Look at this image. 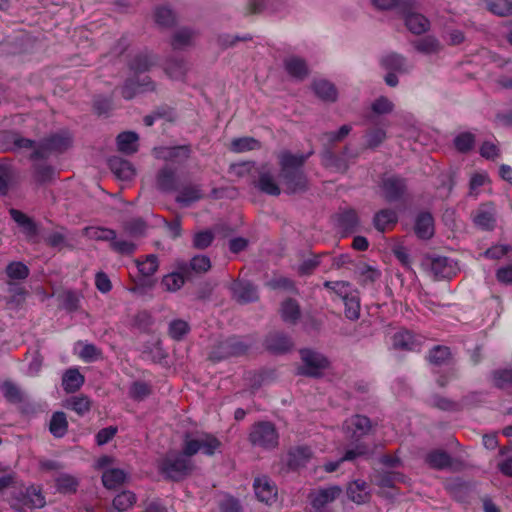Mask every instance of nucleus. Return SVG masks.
I'll return each instance as SVG.
<instances>
[{"instance_id": "obj_1", "label": "nucleus", "mask_w": 512, "mask_h": 512, "mask_svg": "<svg viewBox=\"0 0 512 512\" xmlns=\"http://www.w3.org/2000/svg\"><path fill=\"white\" fill-rule=\"evenodd\" d=\"M312 154L313 151L307 154H292L287 150L280 152V177L286 187V193H301L308 189V179L302 167Z\"/></svg>"}, {"instance_id": "obj_2", "label": "nucleus", "mask_w": 512, "mask_h": 512, "mask_svg": "<svg viewBox=\"0 0 512 512\" xmlns=\"http://www.w3.org/2000/svg\"><path fill=\"white\" fill-rule=\"evenodd\" d=\"M72 145V137L69 132L61 131L42 139L37 148L31 153L33 160L47 158L52 153H63Z\"/></svg>"}, {"instance_id": "obj_3", "label": "nucleus", "mask_w": 512, "mask_h": 512, "mask_svg": "<svg viewBox=\"0 0 512 512\" xmlns=\"http://www.w3.org/2000/svg\"><path fill=\"white\" fill-rule=\"evenodd\" d=\"M248 440L253 447L270 450L278 446L279 434L272 422L260 421L251 426Z\"/></svg>"}, {"instance_id": "obj_4", "label": "nucleus", "mask_w": 512, "mask_h": 512, "mask_svg": "<svg viewBox=\"0 0 512 512\" xmlns=\"http://www.w3.org/2000/svg\"><path fill=\"white\" fill-rule=\"evenodd\" d=\"M220 446V440L209 433H198L195 436L187 433L184 436L183 451L191 457L198 452H202L207 456H213Z\"/></svg>"}, {"instance_id": "obj_5", "label": "nucleus", "mask_w": 512, "mask_h": 512, "mask_svg": "<svg viewBox=\"0 0 512 512\" xmlns=\"http://www.w3.org/2000/svg\"><path fill=\"white\" fill-rule=\"evenodd\" d=\"M182 450L181 453L168 454L160 465V471L166 478L179 481L193 470V463Z\"/></svg>"}, {"instance_id": "obj_6", "label": "nucleus", "mask_w": 512, "mask_h": 512, "mask_svg": "<svg viewBox=\"0 0 512 512\" xmlns=\"http://www.w3.org/2000/svg\"><path fill=\"white\" fill-rule=\"evenodd\" d=\"M303 365L298 368V374L308 377H320L323 370L329 367V360L322 353L304 348L300 350Z\"/></svg>"}, {"instance_id": "obj_7", "label": "nucleus", "mask_w": 512, "mask_h": 512, "mask_svg": "<svg viewBox=\"0 0 512 512\" xmlns=\"http://www.w3.org/2000/svg\"><path fill=\"white\" fill-rule=\"evenodd\" d=\"M425 265L437 281L452 278L458 270L456 263L444 256L429 257L425 260Z\"/></svg>"}, {"instance_id": "obj_8", "label": "nucleus", "mask_w": 512, "mask_h": 512, "mask_svg": "<svg viewBox=\"0 0 512 512\" xmlns=\"http://www.w3.org/2000/svg\"><path fill=\"white\" fill-rule=\"evenodd\" d=\"M10 504L13 509L24 512L26 509L42 508L45 498L39 489L32 486L14 497Z\"/></svg>"}, {"instance_id": "obj_9", "label": "nucleus", "mask_w": 512, "mask_h": 512, "mask_svg": "<svg viewBox=\"0 0 512 512\" xmlns=\"http://www.w3.org/2000/svg\"><path fill=\"white\" fill-rule=\"evenodd\" d=\"M257 175L258 178L254 180L252 184L260 192L270 196H279L281 194V189L268 164H262L258 166Z\"/></svg>"}, {"instance_id": "obj_10", "label": "nucleus", "mask_w": 512, "mask_h": 512, "mask_svg": "<svg viewBox=\"0 0 512 512\" xmlns=\"http://www.w3.org/2000/svg\"><path fill=\"white\" fill-rule=\"evenodd\" d=\"M343 490L338 485H330L312 491L308 498L313 509H327L326 506L340 497Z\"/></svg>"}, {"instance_id": "obj_11", "label": "nucleus", "mask_w": 512, "mask_h": 512, "mask_svg": "<svg viewBox=\"0 0 512 512\" xmlns=\"http://www.w3.org/2000/svg\"><path fill=\"white\" fill-rule=\"evenodd\" d=\"M253 489L258 501L272 505L277 500L278 490L275 483L267 476L254 479Z\"/></svg>"}, {"instance_id": "obj_12", "label": "nucleus", "mask_w": 512, "mask_h": 512, "mask_svg": "<svg viewBox=\"0 0 512 512\" xmlns=\"http://www.w3.org/2000/svg\"><path fill=\"white\" fill-rule=\"evenodd\" d=\"M190 145L179 146H160L153 149L155 158L163 161H171L175 163H183L191 156Z\"/></svg>"}, {"instance_id": "obj_13", "label": "nucleus", "mask_w": 512, "mask_h": 512, "mask_svg": "<svg viewBox=\"0 0 512 512\" xmlns=\"http://www.w3.org/2000/svg\"><path fill=\"white\" fill-rule=\"evenodd\" d=\"M496 209L492 203L481 204L473 214L474 225L483 231H492L496 227Z\"/></svg>"}, {"instance_id": "obj_14", "label": "nucleus", "mask_w": 512, "mask_h": 512, "mask_svg": "<svg viewBox=\"0 0 512 512\" xmlns=\"http://www.w3.org/2000/svg\"><path fill=\"white\" fill-rule=\"evenodd\" d=\"M248 345L236 337L228 338L221 341L216 349L213 351L212 356L217 360H221L231 356H240L246 353Z\"/></svg>"}, {"instance_id": "obj_15", "label": "nucleus", "mask_w": 512, "mask_h": 512, "mask_svg": "<svg viewBox=\"0 0 512 512\" xmlns=\"http://www.w3.org/2000/svg\"><path fill=\"white\" fill-rule=\"evenodd\" d=\"M392 345L400 351H418L422 345V337L408 330L399 331L393 335Z\"/></svg>"}, {"instance_id": "obj_16", "label": "nucleus", "mask_w": 512, "mask_h": 512, "mask_svg": "<svg viewBox=\"0 0 512 512\" xmlns=\"http://www.w3.org/2000/svg\"><path fill=\"white\" fill-rule=\"evenodd\" d=\"M382 191L387 202H395L402 198L406 191V182L398 176H391L383 180Z\"/></svg>"}, {"instance_id": "obj_17", "label": "nucleus", "mask_w": 512, "mask_h": 512, "mask_svg": "<svg viewBox=\"0 0 512 512\" xmlns=\"http://www.w3.org/2000/svg\"><path fill=\"white\" fill-rule=\"evenodd\" d=\"M360 221L354 209H345L335 215L336 228L343 234L348 235L358 230Z\"/></svg>"}, {"instance_id": "obj_18", "label": "nucleus", "mask_w": 512, "mask_h": 512, "mask_svg": "<svg viewBox=\"0 0 512 512\" xmlns=\"http://www.w3.org/2000/svg\"><path fill=\"white\" fill-rule=\"evenodd\" d=\"M155 84L149 77H144L141 81L138 78H131L125 81L121 94L124 99L130 100L139 93L153 91Z\"/></svg>"}, {"instance_id": "obj_19", "label": "nucleus", "mask_w": 512, "mask_h": 512, "mask_svg": "<svg viewBox=\"0 0 512 512\" xmlns=\"http://www.w3.org/2000/svg\"><path fill=\"white\" fill-rule=\"evenodd\" d=\"M231 291L233 298L241 304L254 302L259 298L257 288L247 281H235L231 285Z\"/></svg>"}, {"instance_id": "obj_20", "label": "nucleus", "mask_w": 512, "mask_h": 512, "mask_svg": "<svg viewBox=\"0 0 512 512\" xmlns=\"http://www.w3.org/2000/svg\"><path fill=\"white\" fill-rule=\"evenodd\" d=\"M265 347L271 353L284 354L292 350L293 341L284 333L273 332L267 335L265 339Z\"/></svg>"}, {"instance_id": "obj_21", "label": "nucleus", "mask_w": 512, "mask_h": 512, "mask_svg": "<svg viewBox=\"0 0 512 512\" xmlns=\"http://www.w3.org/2000/svg\"><path fill=\"white\" fill-rule=\"evenodd\" d=\"M345 427L352 439H359L370 432L372 425L368 417L357 414L346 420Z\"/></svg>"}, {"instance_id": "obj_22", "label": "nucleus", "mask_w": 512, "mask_h": 512, "mask_svg": "<svg viewBox=\"0 0 512 512\" xmlns=\"http://www.w3.org/2000/svg\"><path fill=\"white\" fill-rule=\"evenodd\" d=\"M108 165L113 174L122 181H129L135 176V169L128 161L118 156L109 158Z\"/></svg>"}, {"instance_id": "obj_23", "label": "nucleus", "mask_w": 512, "mask_h": 512, "mask_svg": "<svg viewBox=\"0 0 512 512\" xmlns=\"http://www.w3.org/2000/svg\"><path fill=\"white\" fill-rule=\"evenodd\" d=\"M211 268L210 258L206 255H196L189 263L182 262L178 265V270H181L186 276H190L193 273L202 274L207 272Z\"/></svg>"}, {"instance_id": "obj_24", "label": "nucleus", "mask_w": 512, "mask_h": 512, "mask_svg": "<svg viewBox=\"0 0 512 512\" xmlns=\"http://www.w3.org/2000/svg\"><path fill=\"white\" fill-rule=\"evenodd\" d=\"M346 492L348 498L356 504H364L370 499L368 484L361 479L351 482Z\"/></svg>"}, {"instance_id": "obj_25", "label": "nucleus", "mask_w": 512, "mask_h": 512, "mask_svg": "<svg viewBox=\"0 0 512 512\" xmlns=\"http://www.w3.org/2000/svg\"><path fill=\"white\" fill-rule=\"evenodd\" d=\"M313 453L307 446H298L288 452L287 463L292 469L305 466L312 458Z\"/></svg>"}, {"instance_id": "obj_26", "label": "nucleus", "mask_w": 512, "mask_h": 512, "mask_svg": "<svg viewBox=\"0 0 512 512\" xmlns=\"http://www.w3.org/2000/svg\"><path fill=\"white\" fill-rule=\"evenodd\" d=\"M321 163L334 172L345 173L349 168L348 161L344 157L335 155L330 149H325L321 153Z\"/></svg>"}, {"instance_id": "obj_27", "label": "nucleus", "mask_w": 512, "mask_h": 512, "mask_svg": "<svg viewBox=\"0 0 512 512\" xmlns=\"http://www.w3.org/2000/svg\"><path fill=\"white\" fill-rule=\"evenodd\" d=\"M84 382L85 378L77 368L67 369L62 376V387L66 393H75Z\"/></svg>"}, {"instance_id": "obj_28", "label": "nucleus", "mask_w": 512, "mask_h": 512, "mask_svg": "<svg viewBox=\"0 0 512 512\" xmlns=\"http://www.w3.org/2000/svg\"><path fill=\"white\" fill-rule=\"evenodd\" d=\"M415 233L421 239H430L434 234V220L430 213H420L415 221Z\"/></svg>"}, {"instance_id": "obj_29", "label": "nucleus", "mask_w": 512, "mask_h": 512, "mask_svg": "<svg viewBox=\"0 0 512 512\" xmlns=\"http://www.w3.org/2000/svg\"><path fill=\"white\" fill-rule=\"evenodd\" d=\"M63 406L79 416H84L91 410L92 402L88 396L80 394L66 399Z\"/></svg>"}, {"instance_id": "obj_30", "label": "nucleus", "mask_w": 512, "mask_h": 512, "mask_svg": "<svg viewBox=\"0 0 512 512\" xmlns=\"http://www.w3.org/2000/svg\"><path fill=\"white\" fill-rule=\"evenodd\" d=\"M157 188L163 192H171L176 188V173L175 171L165 166L161 168L156 176Z\"/></svg>"}, {"instance_id": "obj_31", "label": "nucleus", "mask_w": 512, "mask_h": 512, "mask_svg": "<svg viewBox=\"0 0 512 512\" xmlns=\"http://www.w3.org/2000/svg\"><path fill=\"white\" fill-rule=\"evenodd\" d=\"M139 136L132 131L122 132L117 136V147L122 153L131 155L138 150Z\"/></svg>"}, {"instance_id": "obj_32", "label": "nucleus", "mask_w": 512, "mask_h": 512, "mask_svg": "<svg viewBox=\"0 0 512 512\" xmlns=\"http://www.w3.org/2000/svg\"><path fill=\"white\" fill-rule=\"evenodd\" d=\"M398 215L393 209H382L373 218V225L379 232H385L390 225H395Z\"/></svg>"}, {"instance_id": "obj_33", "label": "nucleus", "mask_w": 512, "mask_h": 512, "mask_svg": "<svg viewBox=\"0 0 512 512\" xmlns=\"http://www.w3.org/2000/svg\"><path fill=\"white\" fill-rule=\"evenodd\" d=\"M285 70L287 73L299 80L304 79L308 75V67L305 60L292 56L284 61Z\"/></svg>"}, {"instance_id": "obj_34", "label": "nucleus", "mask_w": 512, "mask_h": 512, "mask_svg": "<svg viewBox=\"0 0 512 512\" xmlns=\"http://www.w3.org/2000/svg\"><path fill=\"white\" fill-rule=\"evenodd\" d=\"M402 15L405 16V24L412 33L422 34L429 29L430 22L425 16L411 11Z\"/></svg>"}, {"instance_id": "obj_35", "label": "nucleus", "mask_w": 512, "mask_h": 512, "mask_svg": "<svg viewBox=\"0 0 512 512\" xmlns=\"http://www.w3.org/2000/svg\"><path fill=\"white\" fill-rule=\"evenodd\" d=\"M425 462L433 469L443 470L452 466L450 455L443 450H433L425 456Z\"/></svg>"}, {"instance_id": "obj_36", "label": "nucleus", "mask_w": 512, "mask_h": 512, "mask_svg": "<svg viewBox=\"0 0 512 512\" xmlns=\"http://www.w3.org/2000/svg\"><path fill=\"white\" fill-rule=\"evenodd\" d=\"M372 3L382 10L395 9L399 14H406L414 7V0H372Z\"/></svg>"}, {"instance_id": "obj_37", "label": "nucleus", "mask_w": 512, "mask_h": 512, "mask_svg": "<svg viewBox=\"0 0 512 512\" xmlns=\"http://www.w3.org/2000/svg\"><path fill=\"white\" fill-rule=\"evenodd\" d=\"M280 315L284 322L296 324L300 318L301 310L298 302L294 299H287L281 304Z\"/></svg>"}, {"instance_id": "obj_38", "label": "nucleus", "mask_w": 512, "mask_h": 512, "mask_svg": "<svg viewBox=\"0 0 512 512\" xmlns=\"http://www.w3.org/2000/svg\"><path fill=\"white\" fill-rule=\"evenodd\" d=\"M6 139L11 146L8 147L9 150L19 152L22 150H32V152L37 148V144L35 141L25 138L19 133L9 132L6 134Z\"/></svg>"}, {"instance_id": "obj_39", "label": "nucleus", "mask_w": 512, "mask_h": 512, "mask_svg": "<svg viewBox=\"0 0 512 512\" xmlns=\"http://www.w3.org/2000/svg\"><path fill=\"white\" fill-rule=\"evenodd\" d=\"M315 94L327 102H335L337 99V90L335 86L326 80H317L312 84Z\"/></svg>"}, {"instance_id": "obj_40", "label": "nucleus", "mask_w": 512, "mask_h": 512, "mask_svg": "<svg viewBox=\"0 0 512 512\" xmlns=\"http://www.w3.org/2000/svg\"><path fill=\"white\" fill-rule=\"evenodd\" d=\"M413 46L419 53L425 55L437 54L442 49L439 40L431 35L425 36L421 39L414 41Z\"/></svg>"}, {"instance_id": "obj_41", "label": "nucleus", "mask_w": 512, "mask_h": 512, "mask_svg": "<svg viewBox=\"0 0 512 512\" xmlns=\"http://www.w3.org/2000/svg\"><path fill=\"white\" fill-rule=\"evenodd\" d=\"M493 385L501 390L512 389V369L501 368L496 369L491 373Z\"/></svg>"}, {"instance_id": "obj_42", "label": "nucleus", "mask_w": 512, "mask_h": 512, "mask_svg": "<svg viewBox=\"0 0 512 512\" xmlns=\"http://www.w3.org/2000/svg\"><path fill=\"white\" fill-rule=\"evenodd\" d=\"M356 273L362 286L372 285L381 277V272L377 268L367 264L359 265Z\"/></svg>"}, {"instance_id": "obj_43", "label": "nucleus", "mask_w": 512, "mask_h": 512, "mask_svg": "<svg viewBox=\"0 0 512 512\" xmlns=\"http://www.w3.org/2000/svg\"><path fill=\"white\" fill-rule=\"evenodd\" d=\"M404 476L399 472L381 471L374 475V483L381 488H393L397 482H403Z\"/></svg>"}, {"instance_id": "obj_44", "label": "nucleus", "mask_w": 512, "mask_h": 512, "mask_svg": "<svg viewBox=\"0 0 512 512\" xmlns=\"http://www.w3.org/2000/svg\"><path fill=\"white\" fill-rule=\"evenodd\" d=\"M381 65L386 70L397 71L400 73L407 72L406 59L397 53H390L381 59Z\"/></svg>"}, {"instance_id": "obj_45", "label": "nucleus", "mask_w": 512, "mask_h": 512, "mask_svg": "<svg viewBox=\"0 0 512 512\" xmlns=\"http://www.w3.org/2000/svg\"><path fill=\"white\" fill-rule=\"evenodd\" d=\"M126 473L117 468L107 469L102 475V483L108 489H115L124 483Z\"/></svg>"}, {"instance_id": "obj_46", "label": "nucleus", "mask_w": 512, "mask_h": 512, "mask_svg": "<svg viewBox=\"0 0 512 512\" xmlns=\"http://www.w3.org/2000/svg\"><path fill=\"white\" fill-rule=\"evenodd\" d=\"M68 429V422L64 412H55L50 420L49 430L54 437H63Z\"/></svg>"}, {"instance_id": "obj_47", "label": "nucleus", "mask_w": 512, "mask_h": 512, "mask_svg": "<svg viewBox=\"0 0 512 512\" xmlns=\"http://www.w3.org/2000/svg\"><path fill=\"white\" fill-rule=\"evenodd\" d=\"M9 214L11 218L24 230V232L28 235H35L37 232V227L33 220L29 218L23 212L11 208L9 210Z\"/></svg>"}, {"instance_id": "obj_48", "label": "nucleus", "mask_w": 512, "mask_h": 512, "mask_svg": "<svg viewBox=\"0 0 512 512\" xmlns=\"http://www.w3.org/2000/svg\"><path fill=\"white\" fill-rule=\"evenodd\" d=\"M84 234L92 240L110 241L116 239V232L113 229L91 226L84 229Z\"/></svg>"}, {"instance_id": "obj_49", "label": "nucleus", "mask_w": 512, "mask_h": 512, "mask_svg": "<svg viewBox=\"0 0 512 512\" xmlns=\"http://www.w3.org/2000/svg\"><path fill=\"white\" fill-rule=\"evenodd\" d=\"M488 11L499 17L512 14V1L510 0H484Z\"/></svg>"}, {"instance_id": "obj_50", "label": "nucleus", "mask_w": 512, "mask_h": 512, "mask_svg": "<svg viewBox=\"0 0 512 512\" xmlns=\"http://www.w3.org/2000/svg\"><path fill=\"white\" fill-rule=\"evenodd\" d=\"M155 22L164 28H170L176 23V15L167 6H160L155 9Z\"/></svg>"}, {"instance_id": "obj_51", "label": "nucleus", "mask_w": 512, "mask_h": 512, "mask_svg": "<svg viewBox=\"0 0 512 512\" xmlns=\"http://www.w3.org/2000/svg\"><path fill=\"white\" fill-rule=\"evenodd\" d=\"M165 72L170 78L180 80L187 72V64L182 59H169L165 64Z\"/></svg>"}, {"instance_id": "obj_52", "label": "nucleus", "mask_w": 512, "mask_h": 512, "mask_svg": "<svg viewBox=\"0 0 512 512\" xmlns=\"http://www.w3.org/2000/svg\"><path fill=\"white\" fill-rule=\"evenodd\" d=\"M186 274L181 270L165 275L162 279V286L170 292L179 290L185 283Z\"/></svg>"}, {"instance_id": "obj_53", "label": "nucleus", "mask_w": 512, "mask_h": 512, "mask_svg": "<svg viewBox=\"0 0 512 512\" xmlns=\"http://www.w3.org/2000/svg\"><path fill=\"white\" fill-rule=\"evenodd\" d=\"M324 287L334 291L342 301L352 296V292H357L347 281H326L324 282Z\"/></svg>"}, {"instance_id": "obj_54", "label": "nucleus", "mask_w": 512, "mask_h": 512, "mask_svg": "<svg viewBox=\"0 0 512 512\" xmlns=\"http://www.w3.org/2000/svg\"><path fill=\"white\" fill-rule=\"evenodd\" d=\"M261 147L260 142L253 137H241L233 139L231 142V150L236 153L256 150Z\"/></svg>"}, {"instance_id": "obj_55", "label": "nucleus", "mask_w": 512, "mask_h": 512, "mask_svg": "<svg viewBox=\"0 0 512 512\" xmlns=\"http://www.w3.org/2000/svg\"><path fill=\"white\" fill-rule=\"evenodd\" d=\"M345 306V316L349 320H357L360 317V297L359 292H352V296L343 301Z\"/></svg>"}, {"instance_id": "obj_56", "label": "nucleus", "mask_w": 512, "mask_h": 512, "mask_svg": "<svg viewBox=\"0 0 512 512\" xmlns=\"http://www.w3.org/2000/svg\"><path fill=\"white\" fill-rule=\"evenodd\" d=\"M194 38V32L187 28H182L176 31L173 35L171 45L173 49H183L191 45Z\"/></svg>"}, {"instance_id": "obj_57", "label": "nucleus", "mask_w": 512, "mask_h": 512, "mask_svg": "<svg viewBox=\"0 0 512 512\" xmlns=\"http://www.w3.org/2000/svg\"><path fill=\"white\" fill-rule=\"evenodd\" d=\"M201 197V191L197 186H187L180 191L176 201L183 206H189L191 203L200 200Z\"/></svg>"}, {"instance_id": "obj_58", "label": "nucleus", "mask_w": 512, "mask_h": 512, "mask_svg": "<svg viewBox=\"0 0 512 512\" xmlns=\"http://www.w3.org/2000/svg\"><path fill=\"white\" fill-rule=\"evenodd\" d=\"M136 502V496L131 491H122L117 494L113 499V507L119 511L123 512L131 508Z\"/></svg>"}, {"instance_id": "obj_59", "label": "nucleus", "mask_w": 512, "mask_h": 512, "mask_svg": "<svg viewBox=\"0 0 512 512\" xmlns=\"http://www.w3.org/2000/svg\"><path fill=\"white\" fill-rule=\"evenodd\" d=\"M152 392L151 386L144 381H135L129 388V397L134 401H143Z\"/></svg>"}, {"instance_id": "obj_60", "label": "nucleus", "mask_w": 512, "mask_h": 512, "mask_svg": "<svg viewBox=\"0 0 512 512\" xmlns=\"http://www.w3.org/2000/svg\"><path fill=\"white\" fill-rule=\"evenodd\" d=\"M139 272L144 277L152 276L158 269V258L154 254H149L143 261H136Z\"/></svg>"}, {"instance_id": "obj_61", "label": "nucleus", "mask_w": 512, "mask_h": 512, "mask_svg": "<svg viewBox=\"0 0 512 512\" xmlns=\"http://www.w3.org/2000/svg\"><path fill=\"white\" fill-rule=\"evenodd\" d=\"M451 356L450 349L446 346H435L433 347L428 355L430 363L440 366L445 364Z\"/></svg>"}, {"instance_id": "obj_62", "label": "nucleus", "mask_w": 512, "mask_h": 512, "mask_svg": "<svg viewBox=\"0 0 512 512\" xmlns=\"http://www.w3.org/2000/svg\"><path fill=\"white\" fill-rule=\"evenodd\" d=\"M57 490L61 493H73L77 490L78 481L77 479L69 474H61L56 480Z\"/></svg>"}, {"instance_id": "obj_63", "label": "nucleus", "mask_w": 512, "mask_h": 512, "mask_svg": "<svg viewBox=\"0 0 512 512\" xmlns=\"http://www.w3.org/2000/svg\"><path fill=\"white\" fill-rule=\"evenodd\" d=\"M454 146L461 153L469 152L475 144V135L471 132H462L454 138Z\"/></svg>"}, {"instance_id": "obj_64", "label": "nucleus", "mask_w": 512, "mask_h": 512, "mask_svg": "<svg viewBox=\"0 0 512 512\" xmlns=\"http://www.w3.org/2000/svg\"><path fill=\"white\" fill-rule=\"evenodd\" d=\"M6 274L10 279L23 280L29 276V268L20 261H14L7 265Z\"/></svg>"}]
</instances>
